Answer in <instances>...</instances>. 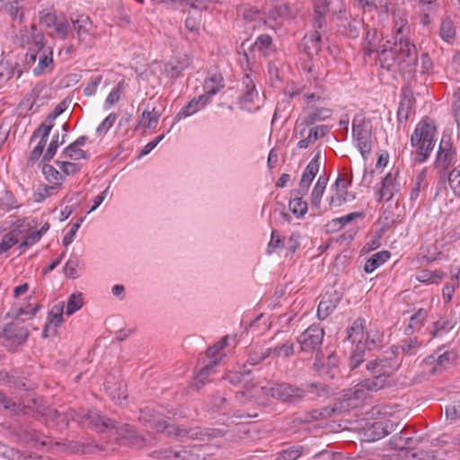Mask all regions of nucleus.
<instances>
[{
  "mask_svg": "<svg viewBox=\"0 0 460 460\" xmlns=\"http://www.w3.org/2000/svg\"><path fill=\"white\" fill-rule=\"evenodd\" d=\"M399 366L400 363L394 358L387 355L368 360L365 367L372 376L365 378L350 389L347 394L349 399L364 400L369 394L389 385V378Z\"/></svg>",
  "mask_w": 460,
  "mask_h": 460,
  "instance_id": "f257e3e1",
  "label": "nucleus"
},
{
  "mask_svg": "<svg viewBox=\"0 0 460 460\" xmlns=\"http://www.w3.org/2000/svg\"><path fill=\"white\" fill-rule=\"evenodd\" d=\"M31 299L32 297L30 296L25 306L13 305L7 313L8 317L14 319L13 322L6 324L3 331L4 338L10 346L16 347L23 344L29 336L28 329L20 320L23 315L26 316V319L32 318L40 309V304H32L30 302Z\"/></svg>",
  "mask_w": 460,
  "mask_h": 460,
  "instance_id": "f03ea898",
  "label": "nucleus"
},
{
  "mask_svg": "<svg viewBox=\"0 0 460 460\" xmlns=\"http://www.w3.org/2000/svg\"><path fill=\"white\" fill-rule=\"evenodd\" d=\"M396 71L398 70L404 79L410 81L415 78L416 67L418 66V53L415 45L409 40H400L395 42Z\"/></svg>",
  "mask_w": 460,
  "mask_h": 460,
  "instance_id": "7ed1b4c3",
  "label": "nucleus"
},
{
  "mask_svg": "<svg viewBox=\"0 0 460 460\" xmlns=\"http://www.w3.org/2000/svg\"><path fill=\"white\" fill-rule=\"evenodd\" d=\"M436 128L425 121L420 123L411 137L412 146L416 147L415 160L423 163L434 148V136Z\"/></svg>",
  "mask_w": 460,
  "mask_h": 460,
  "instance_id": "20e7f679",
  "label": "nucleus"
},
{
  "mask_svg": "<svg viewBox=\"0 0 460 460\" xmlns=\"http://www.w3.org/2000/svg\"><path fill=\"white\" fill-rule=\"evenodd\" d=\"M260 394L286 404L296 405L302 402L300 386L287 382L274 383L271 386H261Z\"/></svg>",
  "mask_w": 460,
  "mask_h": 460,
  "instance_id": "39448f33",
  "label": "nucleus"
},
{
  "mask_svg": "<svg viewBox=\"0 0 460 460\" xmlns=\"http://www.w3.org/2000/svg\"><path fill=\"white\" fill-rule=\"evenodd\" d=\"M314 27L323 29L326 26V13H332L337 19L342 20L346 16L344 0H313Z\"/></svg>",
  "mask_w": 460,
  "mask_h": 460,
  "instance_id": "423d86ee",
  "label": "nucleus"
},
{
  "mask_svg": "<svg viewBox=\"0 0 460 460\" xmlns=\"http://www.w3.org/2000/svg\"><path fill=\"white\" fill-rule=\"evenodd\" d=\"M139 420L147 428L158 432H165L168 436L181 435L180 426L170 425L160 415H156L151 409L146 408L140 411Z\"/></svg>",
  "mask_w": 460,
  "mask_h": 460,
  "instance_id": "0eeeda50",
  "label": "nucleus"
},
{
  "mask_svg": "<svg viewBox=\"0 0 460 460\" xmlns=\"http://www.w3.org/2000/svg\"><path fill=\"white\" fill-rule=\"evenodd\" d=\"M324 336V330L319 325L313 324L308 327L301 335L298 337L297 341L300 345V349L303 352H314L316 353L319 350Z\"/></svg>",
  "mask_w": 460,
  "mask_h": 460,
  "instance_id": "6e6552de",
  "label": "nucleus"
},
{
  "mask_svg": "<svg viewBox=\"0 0 460 460\" xmlns=\"http://www.w3.org/2000/svg\"><path fill=\"white\" fill-rule=\"evenodd\" d=\"M338 357L333 353H330L326 358L322 351H318L315 355V360L312 366V369L320 376L333 379L339 373Z\"/></svg>",
  "mask_w": 460,
  "mask_h": 460,
  "instance_id": "1a4fd4ad",
  "label": "nucleus"
},
{
  "mask_svg": "<svg viewBox=\"0 0 460 460\" xmlns=\"http://www.w3.org/2000/svg\"><path fill=\"white\" fill-rule=\"evenodd\" d=\"M300 389L302 402L306 399L314 401L319 398H328L331 395L330 386L320 382L301 385Z\"/></svg>",
  "mask_w": 460,
  "mask_h": 460,
  "instance_id": "9d476101",
  "label": "nucleus"
},
{
  "mask_svg": "<svg viewBox=\"0 0 460 460\" xmlns=\"http://www.w3.org/2000/svg\"><path fill=\"white\" fill-rule=\"evenodd\" d=\"M456 155L450 138L445 139V137H443L438 152L436 166L447 170L451 165Z\"/></svg>",
  "mask_w": 460,
  "mask_h": 460,
  "instance_id": "9b49d317",
  "label": "nucleus"
},
{
  "mask_svg": "<svg viewBox=\"0 0 460 460\" xmlns=\"http://www.w3.org/2000/svg\"><path fill=\"white\" fill-rule=\"evenodd\" d=\"M320 158V151L317 152L315 156L310 161V163L305 167V170L304 171L302 174V178L299 184V189L297 190V194L305 195L307 193L308 189L317 174L319 171V160Z\"/></svg>",
  "mask_w": 460,
  "mask_h": 460,
  "instance_id": "f8f14e48",
  "label": "nucleus"
},
{
  "mask_svg": "<svg viewBox=\"0 0 460 460\" xmlns=\"http://www.w3.org/2000/svg\"><path fill=\"white\" fill-rule=\"evenodd\" d=\"M339 22V31L350 39L358 38L361 31L365 29L364 21L361 18L354 17L348 20L345 16Z\"/></svg>",
  "mask_w": 460,
  "mask_h": 460,
  "instance_id": "ddd939ff",
  "label": "nucleus"
},
{
  "mask_svg": "<svg viewBox=\"0 0 460 460\" xmlns=\"http://www.w3.org/2000/svg\"><path fill=\"white\" fill-rule=\"evenodd\" d=\"M190 64V58L187 54L172 57L165 64L164 72L171 78H177Z\"/></svg>",
  "mask_w": 460,
  "mask_h": 460,
  "instance_id": "4468645a",
  "label": "nucleus"
},
{
  "mask_svg": "<svg viewBox=\"0 0 460 460\" xmlns=\"http://www.w3.org/2000/svg\"><path fill=\"white\" fill-rule=\"evenodd\" d=\"M332 110L327 108H314L307 110L304 115L298 117V123L313 126L314 123L325 120L332 116Z\"/></svg>",
  "mask_w": 460,
  "mask_h": 460,
  "instance_id": "2eb2a0df",
  "label": "nucleus"
},
{
  "mask_svg": "<svg viewBox=\"0 0 460 460\" xmlns=\"http://www.w3.org/2000/svg\"><path fill=\"white\" fill-rule=\"evenodd\" d=\"M31 46L29 48V52L25 55V62L27 65L33 64L36 61L45 45L43 33L37 31L35 25L31 26Z\"/></svg>",
  "mask_w": 460,
  "mask_h": 460,
  "instance_id": "dca6fc26",
  "label": "nucleus"
},
{
  "mask_svg": "<svg viewBox=\"0 0 460 460\" xmlns=\"http://www.w3.org/2000/svg\"><path fill=\"white\" fill-rule=\"evenodd\" d=\"M456 355L452 351H446L438 357L430 355L424 359L427 364L435 363V366L429 370L431 374H437L442 372L444 369L449 367L450 365L455 361Z\"/></svg>",
  "mask_w": 460,
  "mask_h": 460,
  "instance_id": "f3484780",
  "label": "nucleus"
},
{
  "mask_svg": "<svg viewBox=\"0 0 460 460\" xmlns=\"http://www.w3.org/2000/svg\"><path fill=\"white\" fill-rule=\"evenodd\" d=\"M302 51L312 59L322 49V38L317 31L305 34L301 44Z\"/></svg>",
  "mask_w": 460,
  "mask_h": 460,
  "instance_id": "a211bd4d",
  "label": "nucleus"
},
{
  "mask_svg": "<svg viewBox=\"0 0 460 460\" xmlns=\"http://www.w3.org/2000/svg\"><path fill=\"white\" fill-rule=\"evenodd\" d=\"M341 296L337 292H333V296L326 293L318 305L317 316L321 320L327 318L337 307Z\"/></svg>",
  "mask_w": 460,
  "mask_h": 460,
  "instance_id": "6ab92c4d",
  "label": "nucleus"
},
{
  "mask_svg": "<svg viewBox=\"0 0 460 460\" xmlns=\"http://www.w3.org/2000/svg\"><path fill=\"white\" fill-rule=\"evenodd\" d=\"M224 87V79L220 74H214L210 77L207 78L204 83L205 93L199 95V101H203V104H206L209 101V98L217 94L221 88Z\"/></svg>",
  "mask_w": 460,
  "mask_h": 460,
  "instance_id": "aec40b11",
  "label": "nucleus"
},
{
  "mask_svg": "<svg viewBox=\"0 0 460 460\" xmlns=\"http://www.w3.org/2000/svg\"><path fill=\"white\" fill-rule=\"evenodd\" d=\"M63 312H64V304L59 303L55 305L51 310L49 312L48 322L45 323L42 337L48 338L50 335H55L57 333L56 329H53L52 332L49 333L50 324L54 323L55 327L61 324L63 322Z\"/></svg>",
  "mask_w": 460,
  "mask_h": 460,
  "instance_id": "412c9836",
  "label": "nucleus"
},
{
  "mask_svg": "<svg viewBox=\"0 0 460 460\" xmlns=\"http://www.w3.org/2000/svg\"><path fill=\"white\" fill-rule=\"evenodd\" d=\"M390 433L388 424L382 421H376L364 429V440L373 442L381 439Z\"/></svg>",
  "mask_w": 460,
  "mask_h": 460,
  "instance_id": "4be33fe9",
  "label": "nucleus"
},
{
  "mask_svg": "<svg viewBox=\"0 0 460 460\" xmlns=\"http://www.w3.org/2000/svg\"><path fill=\"white\" fill-rule=\"evenodd\" d=\"M177 460H199L206 456L204 446L190 445L176 448Z\"/></svg>",
  "mask_w": 460,
  "mask_h": 460,
  "instance_id": "5701e85b",
  "label": "nucleus"
},
{
  "mask_svg": "<svg viewBox=\"0 0 460 460\" xmlns=\"http://www.w3.org/2000/svg\"><path fill=\"white\" fill-rule=\"evenodd\" d=\"M73 29L76 31L79 41L85 40L90 35L92 29V22L85 14L77 15L75 18L71 17Z\"/></svg>",
  "mask_w": 460,
  "mask_h": 460,
  "instance_id": "b1692460",
  "label": "nucleus"
},
{
  "mask_svg": "<svg viewBox=\"0 0 460 460\" xmlns=\"http://www.w3.org/2000/svg\"><path fill=\"white\" fill-rule=\"evenodd\" d=\"M368 349H367V343H362L361 339H358V343L352 350L349 358V367L351 370H354L367 358Z\"/></svg>",
  "mask_w": 460,
  "mask_h": 460,
  "instance_id": "393cba45",
  "label": "nucleus"
},
{
  "mask_svg": "<svg viewBox=\"0 0 460 460\" xmlns=\"http://www.w3.org/2000/svg\"><path fill=\"white\" fill-rule=\"evenodd\" d=\"M368 349H367V343H362L361 339H358V343L352 350L349 358V367L351 370H354L367 358Z\"/></svg>",
  "mask_w": 460,
  "mask_h": 460,
  "instance_id": "a878e982",
  "label": "nucleus"
},
{
  "mask_svg": "<svg viewBox=\"0 0 460 460\" xmlns=\"http://www.w3.org/2000/svg\"><path fill=\"white\" fill-rule=\"evenodd\" d=\"M272 44L271 37L268 34H261L260 35L255 42L252 43L248 40L243 41L241 45V49L245 51L246 49H250L251 51L253 50H259L263 53V55L266 54V50L270 48ZM244 56L247 58V54L244 52Z\"/></svg>",
  "mask_w": 460,
  "mask_h": 460,
  "instance_id": "bb28decb",
  "label": "nucleus"
},
{
  "mask_svg": "<svg viewBox=\"0 0 460 460\" xmlns=\"http://www.w3.org/2000/svg\"><path fill=\"white\" fill-rule=\"evenodd\" d=\"M395 42L392 47L387 49L385 47L378 52V59L381 66L387 71H396L395 55H396Z\"/></svg>",
  "mask_w": 460,
  "mask_h": 460,
  "instance_id": "cd10ccee",
  "label": "nucleus"
},
{
  "mask_svg": "<svg viewBox=\"0 0 460 460\" xmlns=\"http://www.w3.org/2000/svg\"><path fill=\"white\" fill-rule=\"evenodd\" d=\"M86 419L90 424L99 429L101 432H109L110 427H113V420L101 415L95 411H89Z\"/></svg>",
  "mask_w": 460,
  "mask_h": 460,
  "instance_id": "c85d7f7f",
  "label": "nucleus"
},
{
  "mask_svg": "<svg viewBox=\"0 0 460 460\" xmlns=\"http://www.w3.org/2000/svg\"><path fill=\"white\" fill-rule=\"evenodd\" d=\"M53 67L52 50L49 48L42 49L39 55L38 65L33 68V74L40 75L47 71H50Z\"/></svg>",
  "mask_w": 460,
  "mask_h": 460,
  "instance_id": "c756f323",
  "label": "nucleus"
},
{
  "mask_svg": "<svg viewBox=\"0 0 460 460\" xmlns=\"http://www.w3.org/2000/svg\"><path fill=\"white\" fill-rule=\"evenodd\" d=\"M302 196L297 194V190L291 192L288 208L296 217H302L307 212V202L302 199Z\"/></svg>",
  "mask_w": 460,
  "mask_h": 460,
  "instance_id": "7c9ffc66",
  "label": "nucleus"
},
{
  "mask_svg": "<svg viewBox=\"0 0 460 460\" xmlns=\"http://www.w3.org/2000/svg\"><path fill=\"white\" fill-rule=\"evenodd\" d=\"M180 429L181 430V435L184 437H188L192 439H200V440H208L211 438L217 437V435L219 433L217 429H185L180 427Z\"/></svg>",
  "mask_w": 460,
  "mask_h": 460,
  "instance_id": "2f4dec72",
  "label": "nucleus"
},
{
  "mask_svg": "<svg viewBox=\"0 0 460 460\" xmlns=\"http://www.w3.org/2000/svg\"><path fill=\"white\" fill-rule=\"evenodd\" d=\"M382 187L378 191L379 199L381 202L383 199L385 201H389L393 196L394 191H397L396 184L391 173H387L385 177L382 180Z\"/></svg>",
  "mask_w": 460,
  "mask_h": 460,
  "instance_id": "473e14b6",
  "label": "nucleus"
},
{
  "mask_svg": "<svg viewBox=\"0 0 460 460\" xmlns=\"http://www.w3.org/2000/svg\"><path fill=\"white\" fill-rule=\"evenodd\" d=\"M391 256L388 251H382L373 254L365 263L364 270L367 273L373 272L376 268L385 263Z\"/></svg>",
  "mask_w": 460,
  "mask_h": 460,
  "instance_id": "72a5a7b5",
  "label": "nucleus"
},
{
  "mask_svg": "<svg viewBox=\"0 0 460 460\" xmlns=\"http://www.w3.org/2000/svg\"><path fill=\"white\" fill-rule=\"evenodd\" d=\"M42 173L45 176V179L57 187L60 186L64 181V177L59 171H58L54 166L47 164L48 162H42Z\"/></svg>",
  "mask_w": 460,
  "mask_h": 460,
  "instance_id": "f704fd0d",
  "label": "nucleus"
},
{
  "mask_svg": "<svg viewBox=\"0 0 460 460\" xmlns=\"http://www.w3.org/2000/svg\"><path fill=\"white\" fill-rule=\"evenodd\" d=\"M118 435L121 438H135L137 431L135 428L128 423H119L113 420V427H110V431Z\"/></svg>",
  "mask_w": 460,
  "mask_h": 460,
  "instance_id": "c9c22d12",
  "label": "nucleus"
},
{
  "mask_svg": "<svg viewBox=\"0 0 460 460\" xmlns=\"http://www.w3.org/2000/svg\"><path fill=\"white\" fill-rule=\"evenodd\" d=\"M14 435L22 441L30 443V442H38L40 438V433L35 429H30L24 426H17L13 429Z\"/></svg>",
  "mask_w": 460,
  "mask_h": 460,
  "instance_id": "e433bc0d",
  "label": "nucleus"
},
{
  "mask_svg": "<svg viewBox=\"0 0 460 460\" xmlns=\"http://www.w3.org/2000/svg\"><path fill=\"white\" fill-rule=\"evenodd\" d=\"M427 316L428 311L424 308H420L413 315L411 316L405 332L412 333L415 330L420 329L424 325Z\"/></svg>",
  "mask_w": 460,
  "mask_h": 460,
  "instance_id": "4c0bfd02",
  "label": "nucleus"
},
{
  "mask_svg": "<svg viewBox=\"0 0 460 460\" xmlns=\"http://www.w3.org/2000/svg\"><path fill=\"white\" fill-rule=\"evenodd\" d=\"M445 275L442 270H420L416 274V279L422 283L438 284Z\"/></svg>",
  "mask_w": 460,
  "mask_h": 460,
  "instance_id": "58836bf2",
  "label": "nucleus"
},
{
  "mask_svg": "<svg viewBox=\"0 0 460 460\" xmlns=\"http://www.w3.org/2000/svg\"><path fill=\"white\" fill-rule=\"evenodd\" d=\"M455 323L451 319L440 318L433 323V328L430 331V335L433 338L443 337L450 330L454 328Z\"/></svg>",
  "mask_w": 460,
  "mask_h": 460,
  "instance_id": "ea45409f",
  "label": "nucleus"
},
{
  "mask_svg": "<svg viewBox=\"0 0 460 460\" xmlns=\"http://www.w3.org/2000/svg\"><path fill=\"white\" fill-rule=\"evenodd\" d=\"M327 181H328V179L324 176H320L318 178V181H317L315 186L314 187L312 194H311L312 207L316 208H320L321 199H322L324 190L326 188Z\"/></svg>",
  "mask_w": 460,
  "mask_h": 460,
  "instance_id": "a19ab883",
  "label": "nucleus"
},
{
  "mask_svg": "<svg viewBox=\"0 0 460 460\" xmlns=\"http://www.w3.org/2000/svg\"><path fill=\"white\" fill-rule=\"evenodd\" d=\"M123 387L124 385L120 383L111 385L109 381L105 382V389L107 390V393L110 394L112 401L118 404H121L123 400H126L128 397Z\"/></svg>",
  "mask_w": 460,
  "mask_h": 460,
  "instance_id": "79ce46f5",
  "label": "nucleus"
},
{
  "mask_svg": "<svg viewBox=\"0 0 460 460\" xmlns=\"http://www.w3.org/2000/svg\"><path fill=\"white\" fill-rule=\"evenodd\" d=\"M219 363L218 359L210 360L204 367H202L194 378L193 385L197 390L200 389L209 376L212 368Z\"/></svg>",
  "mask_w": 460,
  "mask_h": 460,
  "instance_id": "37998d69",
  "label": "nucleus"
},
{
  "mask_svg": "<svg viewBox=\"0 0 460 460\" xmlns=\"http://www.w3.org/2000/svg\"><path fill=\"white\" fill-rule=\"evenodd\" d=\"M304 447L294 445L277 454L275 460H296L304 454Z\"/></svg>",
  "mask_w": 460,
  "mask_h": 460,
  "instance_id": "c03bdc74",
  "label": "nucleus"
},
{
  "mask_svg": "<svg viewBox=\"0 0 460 460\" xmlns=\"http://www.w3.org/2000/svg\"><path fill=\"white\" fill-rule=\"evenodd\" d=\"M66 137V134H64L61 138L59 137L58 133L53 136L45 154L43 155L42 162H49L54 158L58 146L65 143Z\"/></svg>",
  "mask_w": 460,
  "mask_h": 460,
  "instance_id": "a18cd8bd",
  "label": "nucleus"
},
{
  "mask_svg": "<svg viewBox=\"0 0 460 460\" xmlns=\"http://www.w3.org/2000/svg\"><path fill=\"white\" fill-rule=\"evenodd\" d=\"M366 328V320L363 318H358L356 319L352 325L347 329L348 332V340H350L352 342H356L358 340H357V336H360L359 339L364 338V330Z\"/></svg>",
  "mask_w": 460,
  "mask_h": 460,
  "instance_id": "49530a36",
  "label": "nucleus"
},
{
  "mask_svg": "<svg viewBox=\"0 0 460 460\" xmlns=\"http://www.w3.org/2000/svg\"><path fill=\"white\" fill-rule=\"evenodd\" d=\"M420 346V342L417 338H408L401 341L400 345L394 348H392L393 353H398L399 349L405 355H414L418 347Z\"/></svg>",
  "mask_w": 460,
  "mask_h": 460,
  "instance_id": "de8ad7c7",
  "label": "nucleus"
},
{
  "mask_svg": "<svg viewBox=\"0 0 460 460\" xmlns=\"http://www.w3.org/2000/svg\"><path fill=\"white\" fill-rule=\"evenodd\" d=\"M243 84H244L245 90L241 97L242 102L244 103L253 102L254 98L258 96V93L252 79L248 75H245L243 78Z\"/></svg>",
  "mask_w": 460,
  "mask_h": 460,
  "instance_id": "09e8293b",
  "label": "nucleus"
},
{
  "mask_svg": "<svg viewBox=\"0 0 460 460\" xmlns=\"http://www.w3.org/2000/svg\"><path fill=\"white\" fill-rule=\"evenodd\" d=\"M19 207L20 205L13 192L4 190L0 197V209L4 211H10L13 208H18Z\"/></svg>",
  "mask_w": 460,
  "mask_h": 460,
  "instance_id": "8fccbe9b",
  "label": "nucleus"
},
{
  "mask_svg": "<svg viewBox=\"0 0 460 460\" xmlns=\"http://www.w3.org/2000/svg\"><path fill=\"white\" fill-rule=\"evenodd\" d=\"M25 411L32 412L34 417L45 415L47 409L40 403L38 398H29L23 402Z\"/></svg>",
  "mask_w": 460,
  "mask_h": 460,
  "instance_id": "3c124183",
  "label": "nucleus"
},
{
  "mask_svg": "<svg viewBox=\"0 0 460 460\" xmlns=\"http://www.w3.org/2000/svg\"><path fill=\"white\" fill-rule=\"evenodd\" d=\"M200 21L195 17H187L185 20V29L189 31L186 38L190 41L196 40L199 32Z\"/></svg>",
  "mask_w": 460,
  "mask_h": 460,
  "instance_id": "603ef678",
  "label": "nucleus"
},
{
  "mask_svg": "<svg viewBox=\"0 0 460 460\" xmlns=\"http://www.w3.org/2000/svg\"><path fill=\"white\" fill-rule=\"evenodd\" d=\"M205 104H203V101H199V99H192L187 105L182 107V109L178 112L175 119H181V118L188 117L193 113H195L197 111H199L201 107H203Z\"/></svg>",
  "mask_w": 460,
  "mask_h": 460,
  "instance_id": "864d4df0",
  "label": "nucleus"
},
{
  "mask_svg": "<svg viewBox=\"0 0 460 460\" xmlns=\"http://www.w3.org/2000/svg\"><path fill=\"white\" fill-rule=\"evenodd\" d=\"M19 234V231L13 230L3 236L2 240L0 241V254L7 252L18 243Z\"/></svg>",
  "mask_w": 460,
  "mask_h": 460,
  "instance_id": "5fc2aeb1",
  "label": "nucleus"
},
{
  "mask_svg": "<svg viewBox=\"0 0 460 460\" xmlns=\"http://www.w3.org/2000/svg\"><path fill=\"white\" fill-rule=\"evenodd\" d=\"M365 53L370 56L373 52L377 51L376 30H367L364 38Z\"/></svg>",
  "mask_w": 460,
  "mask_h": 460,
  "instance_id": "6e6d98bb",
  "label": "nucleus"
},
{
  "mask_svg": "<svg viewBox=\"0 0 460 460\" xmlns=\"http://www.w3.org/2000/svg\"><path fill=\"white\" fill-rule=\"evenodd\" d=\"M414 99L412 96H407L404 94L403 98L400 102L399 109H398V119H401L403 118L404 119H408L409 114L411 111L413 109Z\"/></svg>",
  "mask_w": 460,
  "mask_h": 460,
  "instance_id": "4d7b16f0",
  "label": "nucleus"
},
{
  "mask_svg": "<svg viewBox=\"0 0 460 460\" xmlns=\"http://www.w3.org/2000/svg\"><path fill=\"white\" fill-rule=\"evenodd\" d=\"M62 156L72 160L88 158L86 152L81 149L80 147H77L74 144H70L63 150Z\"/></svg>",
  "mask_w": 460,
  "mask_h": 460,
  "instance_id": "13d9d810",
  "label": "nucleus"
},
{
  "mask_svg": "<svg viewBox=\"0 0 460 460\" xmlns=\"http://www.w3.org/2000/svg\"><path fill=\"white\" fill-rule=\"evenodd\" d=\"M56 415L63 414L57 410L47 409L45 415H42L41 417L45 418V421L48 426L57 427L60 430L66 429V427H62V417H57Z\"/></svg>",
  "mask_w": 460,
  "mask_h": 460,
  "instance_id": "bf43d9fd",
  "label": "nucleus"
},
{
  "mask_svg": "<svg viewBox=\"0 0 460 460\" xmlns=\"http://www.w3.org/2000/svg\"><path fill=\"white\" fill-rule=\"evenodd\" d=\"M439 33L441 38L447 42H450L455 38L456 29L453 22L449 18H446L442 21Z\"/></svg>",
  "mask_w": 460,
  "mask_h": 460,
  "instance_id": "052dcab7",
  "label": "nucleus"
},
{
  "mask_svg": "<svg viewBox=\"0 0 460 460\" xmlns=\"http://www.w3.org/2000/svg\"><path fill=\"white\" fill-rule=\"evenodd\" d=\"M363 217H364L363 212H352L344 217L332 219L330 224L333 226V230H336V227H337V229H341L345 225L350 223L354 219L360 218Z\"/></svg>",
  "mask_w": 460,
  "mask_h": 460,
  "instance_id": "680f3d73",
  "label": "nucleus"
},
{
  "mask_svg": "<svg viewBox=\"0 0 460 460\" xmlns=\"http://www.w3.org/2000/svg\"><path fill=\"white\" fill-rule=\"evenodd\" d=\"M176 455V448L169 447L153 451L150 456L158 460H177Z\"/></svg>",
  "mask_w": 460,
  "mask_h": 460,
  "instance_id": "e2e57ef3",
  "label": "nucleus"
},
{
  "mask_svg": "<svg viewBox=\"0 0 460 460\" xmlns=\"http://www.w3.org/2000/svg\"><path fill=\"white\" fill-rule=\"evenodd\" d=\"M83 296L81 293L72 294L67 301L66 314L67 315L73 314L83 306Z\"/></svg>",
  "mask_w": 460,
  "mask_h": 460,
  "instance_id": "0e129e2a",
  "label": "nucleus"
},
{
  "mask_svg": "<svg viewBox=\"0 0 460 460\" xmlns=\"http://www.w3.org/2000/svg\"><path fill=\"white\" fill-rule=\"evenodd\" d=\"M366 120L363 117H356L352 122L353 136L355 138L370 135L369 129L366 128Z\"/></svg>",
  "mask_w": 460,
  "mask_h": 460,
  "instance_id": "69168bd1",
  "label": "nucleus"
},
{
  "mask_svg": "<svg viewBox=\"0 0 460 460\" xmlns=\"http://www.w3.org/2000/svg\"><path fill=\"white\" fill-rule=\"evenodd\" d=\"M333 412V409L323 408L322 410H313L305 414V422H310L313 420H318L322 418L330 417Z\"/></svg>",
  "mask_w": 460,
  "mask_h": 460,
  "instance_id": "338daca9",
  "label": "nucleus"
},
{
  "mask_svg": "<svg viewBox=\"0 0 460 460\" xmlns=\"http://www.w3.org/2000/svg\"><path fill=\"white\" fill-rule=\"evenodd\" d=\"M330 131V128L326 125H318L312 127L309 129V132L307 134L308 137L312 141V143H314L316 140H318L321 137H325Z\"/></svg>",
  "mask_w": 460,
  "mask_h": 460,
  "instance_id": "774afa93",
  "label": "nucleus"
}]
</instances>
